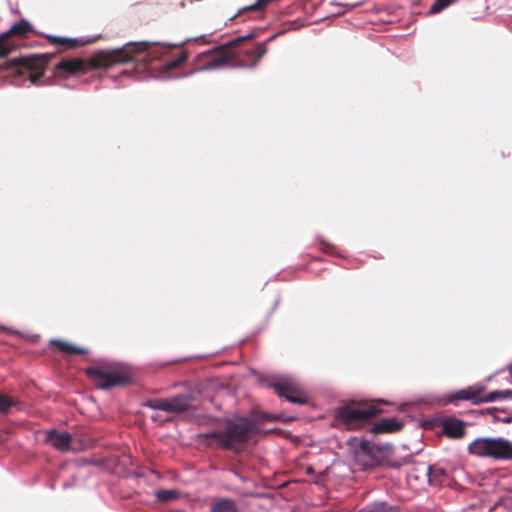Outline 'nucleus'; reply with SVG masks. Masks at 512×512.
<instances>
[{
    "label": "nucleus",
    "instance_id": "obj_28",
    "mask_svg": "<svg viewBox=\"0 0 512 512\" xmlns=\"http://www.w3.org/2000/svg\"><path fill=\"white\" fill-rule=\"evenodd\" d=\"M485 412L493 416L495 419H500L498 416H496V413L498 412L497 408H488L485 410Z\"/></svg>",
    "mask_w": 512,
    "mask_h": 512
},
{
    "label": "nucleus",
    "instance_id": "obj_9",
    "mask_svg": "<svg viewBox=\"0 0 512 512\" xmlns=\"http://www.w3.org/2000/svg\"><path fill=\"white\" fill-rule=\"evenodd\" d=\"M275 393L294 404H306L308 398L304 390L290 378L277 379L269 384Z\"/></svg>",
    "mask_w": 512,
    "mask_h": 512
},
{
    "label": "nucleus",
    "instance_id": "obj_24",
    "mask_svg": "<svg viewBox=\"0 0 512 512\" xmlns=\"http://www.w3.org/2000/svg\"><path fill=\"white\" fill-rule=\"evenodd\" d=\"M369 512H399V511L394 507L387 506L386 504L381 503V504H378V505H375L374 507H372L369 510Z\"/></svg>",
    "mask_w": 512,
    "mask_h": 512
},
{
    "label": "nucleus",
    "instance_id": "obj_36",
    "mask_svg": "<svg viewBox=\"0 0 512 512\" xmlns=\"http://www.w3.org/2000/svg\"><path fill=\"white\" fill-rule=\"evenodd\" d=\"M156 417H157V416L152 415V416H151V419H152L153 421H155V420H156Z\"/></svg>",
    "mask_w": 512,
    "mask_h": 512
},
{
    "label": "nucleus",
    "instance_id": "obj_4",
    "mask_svg": "<svg viewBox=\"0 0 512 512\" xmlns=\"http://www.w3.org/2000/svg\"><path fill=\"white\" fill-rule=\"evenodd\" d=\"M381 412L378 403L347 402L335 409L333 426L358 430Z\"/></svg>",
    "mask_w": 512,
    "mask_h": 512
},
{
    "label": "nucleus",
    "instance_id": "obj_10",
    "mask_svg": "<svg viewBox=\"0 0 512 512\" xmlns=\"http://www.w3.org/2000/svg\"><path fill=\"white\" fill-rule=\"evenodd\" d=\"M257 36L256 32H250L244 36H239L229 41L228 43L217 47L212 54V58L210 61V67H218L233 57L238 53L236 48L244 41L251 40Z\"/></svg>",
    "mask_w": 512,
    "mask_h": 512
},
{
    "label": "nucleus",
    "instance_id": "obj_21",
    "mask_svg": "<svg viewBox=\"0 0 512 512\" xmlns=\"http://www.w3.org/2000/svg\"><path fill=\"white\" fill-rule=\"evenodd\" d=\"M427 476L429 483L434 486H441L448 479L446 471L436 465H429L427 467Z\"/></svg>",
    "mask_w": 512,
    "mask_h": 512
},
{
    "label": "nucleus",
    "instance_id": "obj_26",
    "mask_svg": "<svg viewBox=\"0 0 512 512\" xmlns=\"http://www.w3.org/2000/svg\"><path fill=\"white\" fill-rule=\"evenodd\" d=\"M143 405L154 410H160V398L149 399Z\"/></svg>",
    "mask_w": 512,
    "mask_h": 512
},
{
    "label": "nucleus",
    "instance_id": "obj_14",
    "mask_svg": "<svg viewBox=\"0 0 512 512\" xmlns=\"http://www.w3.org/2000/svg\"><path fill=\"white\" fill-rule=\"evenodd\" d=\"M372 450L373 447L367 442L360 445V449L356 454V460L362 465L363 469L373 468L380 464L379 459L372 455Z\"/></svg>",
    "mask_w": 512,
    "mask_h": 512
},
{
    "label": "nucleus",
    "instance_id": "obj_19",
    "mask_svg": "<svg viewBox=\"0 0 512 512\" xmlns=\"http://www.w3.org/2000/svg\"><path fill=\"white\" fill-rule=\"evenodd\" d=\"M210 512H239V508L233 499L216 498L212 501Z\"/></svg>",
    "mask_w": 512,
    "mask_h": 512
},
{
    "label": "nucleus",
    "instance_id": "obj_16",
    "mask_svg": "<svg viewBox=\"0 0 512 512\" xmlns=\"http://www.w3.org/2000/svg\"><path fill=\"white\" fill-rule=\"evenodd\" d=\"M44 36L53 42H58L59 46L63 48H74L76 44H87L96 41L100 38V35L94 37H80V38H68L56 35L44 34Z\"/></svg>",
    "mask_w": 512,
    "mask_h": 512
},
{
    "label": "nucleus",
    "instance_id": "obj_2",
    "mask_svg": "<svg viewBox=\"0 0 512 512\" xmlns=\"http://www.w3.org/2000/svg\"><path fill=\"white\" fill-rule=\"evenodd\" d=\"M53 56L48 53L30 54L21 56L18 60L21 68L28 74L27 79L14 80L13 84L21 86L22 82L29 81L34 86H47L54 83L56 78H67L69 76H81L88 69V64L80 59L62 58L51 71L50 77H44Z\"/></svg>",
    "mask_w": 512,
    "mask_h": 512
},
{
    "label": "nucleus",
    "instance_id": "obj_11",
    "mask_svg": "<svg viewBox=\"0 0 512 512\" xmlns=\"http://www.w3.org/2000/svg\"><path fill=\"white\" fill-rule=\"evenodd\" d=\"M33 31V25L27 19L22 18L18 22L13 23L8 30L0 33V58L5 57L10 51L11 47L6 42V38L10 34L24 36Z\"/></svg>",
    "mask_w": 512,
    "mask_h": 512
},
{
    "label": "nucleus",
    "instance_id": "obj_23",
    "mask_svg": "<svg viewBox=\"0 0 512 512\" xmlns=\"http://www.w3.org/2000/svg\"><path fill=\"white\" fill-rule=\"evenodd\" d=\"M456 0H435V2L430 7L431 13H439L449 5L453 4Z\"/></svg>",
    "mask_w": 512,
    "mask_h": 512
},
{
    "label": "nucleus",
    "instance_id": "obj_6",
    "mask_svg": "<svg viewBox=\"0 0 512 512\" xmlns=\"http://www.w3.org/2000/svg\"><path fill=\"white\" fill-rule=\"evenodd\" d=\"M469 455L494 461L512 460V442L503 437H478L467 447Z\"/></svg>",
    "mask_w": 512,
    "mask_h": 512
},
{
    "label": "nucleus",
    "instance_id": "obj_15",
    "mask_svg": "<svg viewBox=\"0 0 512 512\" xmlns=\"http://www.w3.org/2000/svg\"><path fill=\"white\" fill-rule=\"evenodd\" d=\"M443 432L450 438H462L466 434L464 422L456 418H447L443 421Z\"/></svg>",
    "mask_w": 512,
    "mask_h": 512
},
{
    "label": "nucleus",
    "instance_id": "obj_31",
    "mask_svg": "<svg viewBox=\"0 0 512 512\" xmlns=\"http://www.w3.org/2000/svg\"><path fill=\"white\" fill-rule=\"evenodd\" d=\"M0 329H1V330H6V331H8V332H9V333H11V334H19V331H17V330H13V329H8L7 327H5V326H3V325H1V326H0Z\"/></svg>",
    "mask_w": 512,
    "mask_h": 512
},
{
    "label": "nucleus",
    "instance_id": "obj_12",
    "mask_svg": "<svg viewBox=\"0 0 512 512\" xmlns=\"http://www.w3.org/2000/svg\"><path fill=\"white\" fill-rule=\"evenodd\" d=\"M45 442L60 452H67L72 449L73 436L68 431L52 428L46 431Z\"/></svg>",
    "mask_w": 512,
    "mask_h": 512
},
{
    "label": "nucleus",
    "instance_id": "obj_33",
    "mask_svg": "<svg viewBox=\"0 0 512 512\" xmlns=\"http://www.w3.org/2000/svg\"><path fill=\"white\" fill-rule=\"evenodd\" d=\"M306 473L307 474H313L314 473V470L312 467H308L307 470H306Z\"/></svg>",
    "mask_w": 512,
    "mask_h": 512
},
{
    "label": "nucleus",
    "instance_id": "obj_3",
    "mask_svg": "<svg viewBox=\"0 0 512 512\" xmlns=\"http://www.w3.org/2000/svg\"><path fill=\"white\" fill-rule=\"evenodd\" d=\"M256 425L242 418L237 422L229 421L223 430H217L210 433H203L199 438L209 446L224 448L233 452H240L245 444L254 434Z\"/></svg>",
    "mask_w": 512,
    "mask_h": 512
},
{
    "label": "nucleus",
    "instance_id": "obj_32",
    "mask_svg": "<svg viewBox=\"0 0 512 512\" xmlns=\"http://www.w3.org/2000/svg\"><path fill=\"white\" fill-rule=\"evenodd\" d=\"M39 338H40V336H39L38 334H32V335L30 336V340H31L32 342H38Z\"/></svg>",
    "mask_w": 512,
    "mask_h": 512
},
{
    "label": "nucleus",
    "instance_id": "obj_27",
    "mask_svg": "<svg viewBox=\"0 0 512 512\" xmlns=\"http://www.w3.org/2000/svg\"><path fill=\"white\" fill-rule=\"evenodd\" d=\"M75 484H76V477H75V476H73L71 480L66 481V482H64V483H63L62 488H63L64 490H66V489H69V488L74 487V486H75Z\"/></svg>",
    "mask_w": 512,
    "mask_h": 512
},
{
    "label": "nucleus",
    "instance_id": "obj_35",
    "mask_svg": "<svg viewBox=\"0 0 512 512\" xmlns=\"http://www.w3.org/2000/svg\"><path fill=\"white\" fill-rule=\"evenodd\" d=\"M264 419L267 421H272L274 418L270 415H267Z\"/></svg>",
    "mask_w": 512,
    "mask_h": 512
},
{
    "label": "nucleus",
    "instance_id": "obj_20",
    "mask_svg": "<svg viewBox=\"0 0 512 512\" xmlns=\"http://www.w3.org/2000/svg\"><path fill=\"white\" fill-rule=\"evenodd\" d=\"M401 428L402 424L395 419H382L374 424L372 432L374 434L391 433L399 431Z\"/></svg>",
    "mask_w": 512,
    "mask_h": 512
},
{
    "label": "nucleus",
    "instance_id": "obj_7",
    "mask_svg": "<svg viewBox=\"0 0 512 512\" xmlns=\"http://www.w3.org/2000/svg\"><path fill=\"white\" fill-rule=\"evenodd\" d=\"M486 388L482 385L469 386L458 390L449 396L451 403L457 404L458 401H471L473 404L493 402L498 399L512 398V390H497L485 394Z\"/></svg>",
    "mask_w": 512,
    "mask_h": 512
},
{
    "label": "nucleus",
    "instance_id": "obj_17",
    "mask_svg": "<svg viewBox=\"0 0 512 512\" xmlns=\"http://www.w3.org/2000/svg\"><path fill=\"white\" fill-rule=\"evenodd\" d=\"M191 401L187 396H176L169 400H162V411H186L190 408Z\"/></svg>",
    "mask_w": 512,
    "mask_h": 512
},
{
    "label": "nucleus",
    "instance_id": "obj_1",
    "mask_svg": "<svg viewBox=\"0 0 512 512\" xmlns=\"http://www.w3.org/2000/svg\"><path fill=\"white\" fill-rule=\"evenodd\" d=\"M159 45V41H129L122 47L99 51L91 66L96 70H107L115 64L134 62L132 69H122L109 78L113 82L124 77L137 81L157 80L160 78V53L156 48Z\"/></svg>",
    "mask_w": 512,
    "mask_h": 512
},
{
    "label": "nucleus",
    "instance_id": "obj_25",
    "mask_svg": "<svg viewBox=\"0 0 512 512\" xmlns=\"http://www.w3.org/2000/svg\"><path fill=\"white\" fill-rule=\"evenodd\" d=\"M178 495L177 490H162V502L175 500Z\"/></svg>",
    "mask_w": 512,
    "mask_h": 512
},
{
    "label": "nucleus",
    "instance_id": "obj_8",
    "mask_svg": "<svg viewBox=\"0 0 512 512\" xmlns=\"http://www.w3.org/2000/svg\"><path fill=\"white\" fill-rule=\"evenodd\" d=\"M188 52L180 45L172 46L162 42V79L180 78L187 73L178 72L186 63Z\"/></svg>",
    "mask_w": 512,
    "mask_h": 512
},
{
    "label": "nucleus",
    "instance_id": "obj_5",
    "mask_svg": "<svg viewBox=\"0 0 512 512\" xmlns=\"http://www.w3.org/2000/svg\"><path fill=\"white\" fill-rule=\"evenodd\" d=\"M84 372L95 382V386L103 391L133 383L130 373L119 369L115 363L102 359L97 361V365L86 367Z\"/></svg>",
    "mask_w": 512,
    "mask_h": 512
},
{
    "label": "nucleus",
    "instance_id": "obj_18",
    "mask_svg": "<svg viewBox=\"0 0 512 512\" xmlns=\"http://www.w3.org/2000/svg\"><path fill=\"white\" fill-rule=\"evenodd\" d=\"M50 345L55 346L58 352L64 355L88 354L89 350L85 347L77 346L61 339H51Z\"/></svg>",
    "mask_w": 512,
    "mask_h": 512
},
{
    "label": "nucleus",
    "instance_id": "obj_34",
    "mask_svg": "<svg viewBox=\"0 0 512 512\" xmlns=\"http://www.w3.org/2000/svg\"><path fill=\"white\" fill-rule=\"evenodd\" d=\"M151 472H152L153 474H155V475H156V477H157L158 479H160V473H159V472H157V471H156V470H154V469H152V470H151Z\"/></svg>",
    "mask_w": 512,
    "mask_h": 512
},
{
    "label": "nucleus",
    "instance_id": "obj_22",
    "mask_svg": "<svg viewBox=\"0 0 512 512\" xmlns=\"http://www.w3.org/2000/svg\"><path fill=\"white\" fill-rule=\"evenodd\" d=\"M22 403L0 392V415H8L12 408L20 409Z\"/></svg>",
    "mask_w": 512,
    "mask_h": 512
},
{
    "label": "nucleus",
    "instance_id": "obj_13",
    "mask_svg": "<svg viewBox=\"0 0 512 512\" xmlns=\"http://www.w3.org/2000/svg\"><path fill=\"white\" fill-rule=\"evenodd\" d=\"M276 36L272 35L268 38L266 42L258 43L251 48H247L243 50V55L247 57V66L250 68H255L259 63L260 59L267 53V43L273 40Z\"/></svg>",
    "mask_w": 512,
    "mask_h": 512
},
{
    "label": "nucleus",
    "instance_id": "obj_30",
    "mask_svg": "<svg viewBox=\"0 0 512 512\" xmlns=\"http://www.w3.org/2000/svg\"><path fill=\"white\" fill-rule=\"evenodd\" d=\"M152 493H153L154 497L156 498V500H157L158 502H160V496H161V493H160V487H156V488H154V490H153V492H152Z\"/></svg>",
    "mask_w": 512,
    "mask_h": 512
},
{
    "label": "nucleus",
    "instance_id": "obj_29",
    "mask_svg": "<svg viewBox=\"0 0 512 512\" xmlns=\"http://www.w3.org/2000/svg\"><path fill=\"white\" fill-rule=\"evenodd\" d=\"M322 245H323V250L328 252V253L332 252L333 249H334V246L331 245V244H327L325 242H322Z\"/></svg>",
    "mask_w": 512,
    "mask_h": 512
}]
</instances>
